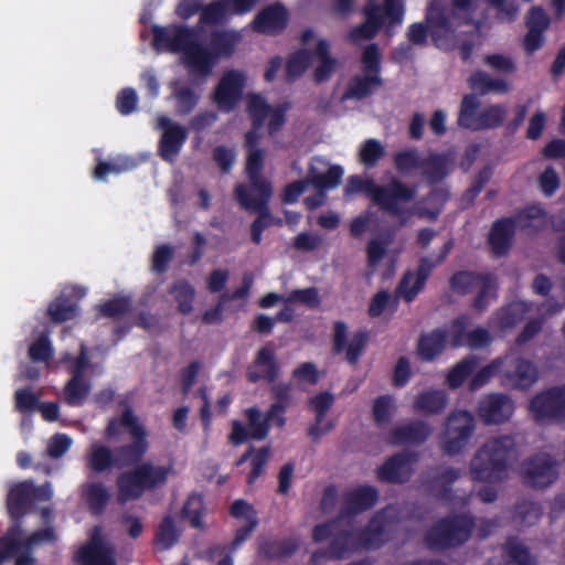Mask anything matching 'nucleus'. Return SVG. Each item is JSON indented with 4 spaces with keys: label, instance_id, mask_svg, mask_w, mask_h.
Here are the masks:
<instances>
[{
    "label": "nucleus",
    "instance_id": "1",
    "mask_svg": "<svg viewBox=\"0 0 565 565\" xmlns=\"http://www.w3.org/2000/svg\"><path fill=\"white\" fill-rule=\"evenodd\" d=\"M152 45L157 50L183 53V60L191 74L198 75V68H209L207 52L199 40V29L183 24L152 26Z\"/></svg>",
    "mask_w": 565,
    "mask_h": 565
},
{
    "label": "nucleus",
    "instance_id": "2",
    "mask_svg": "<svg viewBox=\"0 0 565 565\" xmlns=\"http://www.w3.org/2000/svg\"><path fill=\"white\" fill-rule=\"evenodd\" d=\"M363 192L371 198L372 202L383 212L399 217L401 225L406 223L403 218V203L412 202L416 195V189L397 178H392L387 184L377 185L373 180L362 179L359 175H351L344 188L345 194Z\"/></svg>",
    "mask_w": 565,
    "mask_h": 565
},
{
    "label": "nucleus",
    "instance_id": "3",
    "mask_svg": "<svg viewBox=\"0 0 565 565\" xmlns=\"http://www.w3.org/2000/svg\"><path fill=\"white\" fill-rule=\"evenodd\" d=\"M515 455V440L503 435L486 441L475 454L470 462L473 480L499 482L507 478L509 463Z\"/></svg>",
    "mask_w": 565,
    "mask_h": 565
},
{
    "label": "nucleus",
    "instance_id": "4",
    "mask_svg": "<svg viewBox=\"0 0 565 565\" xmlns=\"http://www.w3.org/2000/svg\"><path fill=\"white\" fill-rule=\"evenodd\" d=\"M129 468L119 473L116 480L120 502L138 500L146 492L164 487L170 475L173 473L172 463L154 465L149 460L142 461V459Z\"/></svg>",
    "mask_w": 565,
    "mask_h": 565
},
{
    "label": "nucleus",
    "instance_id": "5",
    "mask_svg": "<svg viewBox=\"0 0 565 565\" xmlns=\"http://www.w3.org/2000/svg\"><path fill=\"white\" fill-rule=\"evenodd\" d=\"M476 529L475 516L455 513L440 518L426 531L424 542L431 551L455 550L465 545Z\"/></svg>",
    "mask_w": 565,
    "mask_h": 565
},
{
    "label": "nucleus",
    "instance_id": "6",
    "mask_svg": "<svg viewBox=\"0 0 565 565\" xmlns=\"http://www.w3.org/2000/svg\"><path fill=\"white\" fill-rule=\"evenodd\" d=\"M362 14L364 21L349 32V40L352 42L374 39L386 20L390 26L401 24L404 18V4L401 0H383L381 6L369 2L363 7Z\"/></svg>",
    "mask_w": 565,
    "mask_h": 565
},
{
    "label": "nucleus",
    "instance_id": "7",
    "mask_svg": "<svg viewBox=\"0 0 565 565\" xmlns=\"http://www.w3.org/2000/svg\"><path fill=\"white\" fill-rule=\"evenodd\" d=\"M362 75L353 76L343 93V99L362 100L373 95L384 83L382 54L376 43L367 44L361 55Z\"/></svg>",
    "mask_w": 565,
    "mask_h": 565
},
{
    "label": "nucleus",
    "instance_id": "8",
    "mask_svg": "<svg viewBox=\"0 0 565 565\" xmlns=\"http://www.w3.org/2000/svg\"><path fill=\"white\" fill-rule=\"evenodd\" d=\"M120 427L127 428L131 441L119 446L124 455L140 454L145 456L149 450L148 431L135 415L131 406H126L119 417H113L108 420L104 435L107 439H114L119 436Z\"/></svg>",
    "mask_w": 565,
    "mask_h": 565
},
{
    "label": "nucleus",
    "instance_id": "9",
    "mask_svg": "<svg viewBox=\"0 0 565 565\" xmlns=\"http://www.w3.org/2000/svg\"><path fill=\"white\" fill-rule=\"evenodd\" d=\"M454 247V239L446 241L440 247L438 256L433 259L428 256H423L415 271H406L402 277L397 292L406 302H412L418 294L424 289L428 277L433 269L445 262Z\"/></svg>",
    "mask_w": 565,
    "mask_h": 565
},
{
    "label": "nucleus",
    "instance_id": "10",
    "mask_svg": "<svg viewBox=\"0 0 565 565\" xmlns=\"http://www.w3.org/2000/svg\"><path fill=\"white\" fill-rule=\"evenodd\" d=\"M476 430V420L468 411H454L446 419L443 450L447 455L460 454L469 444Z\"/></svg>",
    "mask_w": 565,
    "mask_h": 565
},
{
    "label": "nucleus",
    "instance_id": "11",
    "mask_svg": "<svg viewBox=\"0 0 565 565\" xmlns=\"http://www.w3.org/2000/svg\"><path fill=\"white\" fill-rule=\"evenodd\" d=\"M347 338L348 324L342 320L334 321L331 334L332 353H344L345 361L350 365H356L370 342V331L366 329H359L353 332L349 342Z\"/></svg>",
    "mask_w": 565,
    "mask_h": 565
},
{
    "label": "nucleus",
    "instance_id": "12",
    "mask_svg": "<svg viewBox=\"0 0 565 565\" xmlns=\"http://www.w3.org/2000/svg\"><path fill=\"white\" fill-rule=\"evenodd\" d=\"M501 384L511 388L527 390L539 380L536 365L514 353L499 356Z\"/></svg>",
    "mask_w": 565,
    "mask_h": 565
},
{
    "label": "nucleus",
    "instance_id": "13",
    "mask_svg": "<svg viewBox=\"0 0 565 565\" xmlns=\"http://www.w3.org/2000/svg\"><path fill=\"white\" fill-rule=\"evenodd\" d=\"M143 457L140 454L122 455L119 446L111 449L106 445L94 443L87 449L85 462L93 472L103 473L114 468H128L139 462Z\"/></svg>",
    "mask_w": 565,
    "mask_h": 565
},
{
    "label": "nucleus",
    "instance_id": "14",
    "mask_svg": "<svg viewBox=\"0 0 565 565\" xmlns=\"http://www.w3.org/2000/svg\"><path fill=\"white\" fill-rule=\"evenodd\" d=\"M358 533L352 526L345 529L338 525L332 540L324 548L315 551L309 559L310 565H322L327 561H340L351 553L360 551Z\"/></svg>",
    "mask_w": 565,
    "mask_h": 565
},
{
    "label": "nucleus",
    "instance_id": "15",
    "mask_svg": "<svg viewBox=\"0 0 565 565\" xmlns=\"http://www.w3.org/2000/svg\"><path fill=\"white\" fill-rule=\"evenodd\" d=\"M530 411L536 422H561L565 419V384L552 386L530 401Z\"/></svg>",
    "mask_w": 565,
    "mask_h": 565
},
{
    "label": "nucleus",
    "instance_id": "16",
    "mask_svg": "<svg viewBox=\"0 0 565 565\" xmlns=\"http://www.w3.org/2000/svg\"><path fill=\"white\" fill-rule=\"evenodd\" d=\"M521 473L526 486L543 489L556 481L557 461L548 454H535L522 462Z\"/></svg>",
    "mask_w": 565,
    "mask_h": 565
},
{
    "label": "nucleus",
    "instance_id": "17",
    "mask_svg": "<svg viewBox=\"0 0 565 565\" xmlns=\"http://www.w3.org/2000/svg\"><path fill=\"white\" fill-rule=\"evenodd\" d=\"M156 128L162 131L158 145L160 158L173 162L188 140V128L166 115L157 117Z\"/></svg>",
    "mask_w": 565,
    "mask_h": 565
},
{
    "label": "nucleus",
    "instance_id": "18",
    "mask_svg": "<svg viewBox=\"0 0 565 565\" xmlns=\"http://www.w3.org/2000/svg\"><path fill=\"white\" fill-rule=\"evenodd\" d=\"M419 459V455L413 450H402L388 457L376 470V477L381 482L402 484L411 480L413 465Z\"/></svg>",
    "mask_w": 565,
    "mask_h": 565
},
{
    "label": "nucleus",
    "instance_id": "19",
    "mask_svg": "<svg viewBox=\"0 0 565 565\" xmlns=\"http://www.w3.org/2000/svg\"><path fill=\"white\" fill-rule=\"evenodd\" d=\"M235 199L241 206L247 211L257 212V217L252 222L250 227L264 232L273 225V214L269 210V201L273 192L249 193V189L239 183L234 190Z\"/></svg>",
    "mask_w": 565,
    "mask_h": 565
},
{
    "label": "nucleus",
    "instance_id": "20",
    "mask_svg": "<svg viewBox=\"0 0 565 565\" xmlns=\"http://www.w3.org/2000/svg\"><path fill=\"white\" fill-rule=\"evenodd\" d=\"M245 75L235 70L225 72L213 92V102L223 113L233 111L242 99Z\"/></svg>",
    "mask_w": 565,
    "mask_h": 565
},
{
    "label": "nucleus",
    "instance_id": "21",
    "mask_svg": "<svg viewBox=\"0 0 565 565\" xmlns=\"http://www.w3.org/2000/svg\"><path fill=\"white\" fill-rule=\"evenodd\" d=\"M392 523L384 511L374 513L366 525L356 531L361 550L375 551L381 548L391 537Z\"/></svg>",
    "mask_w": 565,
    "mask_h": 565
},
{
    "label": "nucleus",
    "instance_id": "22",
    "mask_svg": "<svg viewBox=\"0 0 565 565\" xmlns=\"http://www.w3.org/2000/svg\"><path fill=\"white\" fill-rule=\"evenodd\" d=\"M239 40V35L234 31L215 30L211 32L209 47L205 46L207 52L206 61L209 68H198V75L206 77L212 73L213 66L221 57H230L235 51V46Z\"/></svg>",
    "mask_w": 565,
    "mask_h": 565
},
{
    "label": "nucleus",
    "instance_id": "23",
    "mask_svg": "<svg viewBox=\"0 0 565 565\" xmlns=\"http://www.w3.org/2000/svg\"><path fill=\"white\" fill-rule=\"evenodd\" d=\"M431 433L433 428L428 423L415 419L394 426L388 433L387 443L392 446H420Z\"/></svg>",
    "mask_w": 565,
    "mask_h": 565
},
{
    "label": "nucleus",
    "instance_id": "24",
    "mask_svg": "<svg viewBox=\"0 0 565 565\" xmlns=\"http://www.w3.org/2000/svg\"><path fill=\"white\" fill-rule=\"evenodd\" d=\"M513 411V401L502 393L488 394L478 405V415L486 424H502L510 419Z\"/></svg>",
    "mask_w": 565,
    "mask_h": 565
},
{
    "label": "nucleus",
    "instance_id": "25",
    "mask_svg": "<svg viewBox=\"0 0 565 565\" xmlns=\"http://www.w3.org/2000/svg\"><path fill=\"white\" fill-rule=\"evenodd\" d=\"M288 23L286 7L276 2L262 9L252 21V29L260 34L276 35L284 31Z\"/></svg>",
    "mask_w": 565,
    "mask_h": 565
},
{
    "label": "nucleus",
    "instance_id": "26",
    "mask_svg": "<svg viewBox=\"0 0 565 565\" xmlns=\"http://www.w3.org/2000/svg\"><path fill=\"white\" fill-rule=\"evenodd\" d=\"M278 375L279 365L276 361L274 349L268 345L260 348L252 364L247 367V381L253 384L258 383L259 381L274 383Z\"/></svg>",
    "mask_w": 565,
    "mask_h": 565
},
{
    "label": "nucleus",
    "instance_id": "27",
    "mask_svg": "<svg viewBox=\"0 0 565 565\" xmlns=\"http://www.w3.org/2000/svg\"><path fill=\"white\" fill-rule=\"evenodd\" d=\"M379 500V491L373 486H359L344 494V504L339 511L343 519L353 518L372 509Z\"/></svg>",
    "mask_w": 565,
    "mask_h": 565
},
{
    "label": "nucleus",
    "instance_id": "28",
    "mask_svg": "<svg viewBox=\"0 0 565 565\" xmlns=\"http://www.w3.org/2000/svg\"><path fill=\"white\" fill-rule=\"evenodd\" d=\"M459 478L460 469L440 466L429 470L426 484L436 499L449 502L454 499L452 484Z\"/></svg>",
    "mask_w": 565,
    "mask_h": 565
},
{
    "label": "nucleus",
    "instance_id": "29",
    "mask_svg": "<svg viewBox=\"0 0 565 565\" xmlns=\"http://www.w3.org/2000/svg\"><path fill=\"white\" fill-rule=\"evenodd\" d=\"M78 565H116L114 548L100 537H92L74 555Z\"/></svg>",
    "mask_w": 565,
    "mask_h": 565
},
{
    "label": "nucleus",
    "instance_id": "30",
    "mask_svg": "<svg viewBox=\"0 0 565 565\" xmlns=\"http://www.w3.org/2000/svg\"><path fill=\"white\" fill-rule=\"evenodd\" d=\"M84 291L79 288L73 287L68 291L63 290L47 308V316L54 323H62L74 319L78 315V303L75 297L81 298Z\"/></svg>",
    "mask_w": 565,
    "mask_h": 565
},
{
    "label": "nucleus",
    "instance_id": "31",
    "mask_svg": "<svg viewBox=\"0 0 565 565\" xmlns=\"http://www.w3.org/2000/svg\"><path fill=\"white\" fill-rule=\"evenodd\" d=\"M515 220L512 217L498 218L491 226L488 243L495 257L505 256L513 242L515 233Z\"/></svg>",
    "mask_w": 565,
    "mask_h": 565
},
{
    "label": "nucleus",
    "instance_id": "32",
    "mask_svg": "<svg viewBox=\"0 0 565 565\" xmlns=\"http://www.w3.org/2000/svg\"><path fill=\"white\" fill-rule=\"evenodd\" d=\"M33 505L32 481L13 484L7 495V509L11 519H23Z\"/></svg>",
    "mask_w": 565,
    "mask_h": 565
},
{
    "label": "nucleus",
    "instance_id": "33",
    "mask_svg": "<svg viewBox=\"0 0 565 565\" xmlns=\"http://www.w3.org/2000/svg\"><path fill=\"white\" fill-rule=\"evenodd\" d=\"M452 162L449 152H430L423 159L422 174L428 184H437L448 177Z\"/></svg>",
    "mask_w": 565,
    "mask_h": 565
},
{
    "label": "nucleus",
    "instance_id": "34",
    "mask_svg": "<svg viewBox=\"0 0 565 565\" xmlns=\"http://www.w3.org/2000/svg\"><path fill=\"white\" fill-rule=\"evenodd\" d=\"M264 166V151L262 149L248 150L246 160V173L248 175L249 193L273 192L271 183L262 177L260 172Z\"/></svg>",
    "mask_w": 565,
    "mask_h": 565
},
{
    "label": "nucleus",
    "instance_id": "35",
    "mask_svg": "<svg viewBox=\"0 0 565 565\" xmlns=\"http://www.w3.org/2000/svg\"><path fill=\"white\" fill-rule=\"evenodd\" d=\"M448 332L436 328L430 332L420 334L417 341V354L420 360L431 362L446 349Z\"/></svg>",
    "mask_w": 565,
    "mask_h": 565
},
{
    "label": "nucleus",
    "instance_id": "36",
    "mask_svg": "<svg viewBox=\"0 0 565 565\" xmlns=\"http://www.w3.org/2000/svg\"><path fill=\"white\" fill-rule=\"evenodd\" d=\"M450 193L445 188H433L429 193L424 196L416 207V215L419 218L436 221L441 214L445 204L449 200Z\"/></svg>",
    "mask_w": 565,
    "mask_h": 565
},
{
    "label": "nucleus",
    "instance_id": "37",
    "mask_svg": "<svg viewBox=\"0 0 565 565\" xmlns=\"http://www.w3.org/2000/svg\"><path fill=\"white\" fill-rule=\"evenodd\" d=\"M448 404V395L444 390H428L416 395L413 408L424 415L441 414Z\"/></svg>",
    "mask_w": 565,
    "mask_h": 565
},
{
    "label": "nucleus",
    "instance_id": "38",
    "mask_svg": "<svg viewBox=\"0 0 565 565\" xmlns=\"http://www.w3.org/2000/svg\"><path fill=\"white\" fill-rule=\"evenodd\" d=\"M299 547L296 539H266L259 542V554L268 561H280L290 557Z\"/></svg>",
    "mask_w": 565,
    "mask_h": 565
},
{
    "label": "nucleus",
    "instance_id": "39",
    "mask_svg": "<svg viewBox=\"0 0 565 565\" xmlns=\"http://www.w3.org/2000/svg\"><path fill=\"white\" fill-rule=\"evenodd\" d=\"M468 85L472 94L484 96L490 93L505 94L509 92V84L501 78H493L484 71H475L468 77Z\"/></svg>",
    "mask_w": 565,
    "mask_h": 565
},
{
    "label": "nucleus",
    "instance_id": "40",
    "mask_svg": "<svg viewBox=\"0 0 565 565\" xmlns=\"http://www.w3.org/2000/svg\"><path fill=\"white\" fill-rule=\"evenodd\" d=\"M471 307L475 311L484 312L490 303L498 298L499 284L494 274L486 273L480 278Z\"/></svg>",
    "mask_w": 565,
    "mask_h": 565
},
{
    "label": "nucleus",
    "instance_id": "41",
    "mask_svg": "<svg viewBox=\"0 0 565 565\" xmlns=\"http://www.w3.org/2000/svg\"><path fill=\"white\" fill-rule=\"evenodd\" d=\"M171 96L175 102V113L179 116H188L198 106L200 95L191 86L184 85L179 81L170 84Z\"/></svg>",
    "mask_w": 565,
    "mask_h": 565
},
{
    "label": "nucleus",
    "instance_id": "42",
    "mask_svg": "<svg viewBox=\"0 0 565 565\" xmlns=\"http://www.w3.org/2000/svg\"><path fill=\"white\" fill-rule=\"evenodd\" d=\"M22 519H12L13 523L8 529L7 533L0 537V565L13 557L19 552V548H24L22 536Z\"/></svg>",
    "mask_w": 565,
    "mask_h": 565
},
{
    "label": "nucleus",
    "instance_id": "43",
    "mask_svg": "<svg viewBox=\"0 0 565 565\" xmlns=\"http://www.w3.org/2000/svg\"><path fill=\"white\" fill-rule=\"evenodd\" d=\"M426 21L435 41L438 40L441 33L447 34L452 31L451 21L446 9L439 2H431L428 6Z\"/></svg>",
    "mask_w": 565,
    "mask_h": 565
},
{
    "label": "nucleus",
    "instance_id": "44",
    "mask_svg": "<svg viewBox=\"0 0 565 565\" xmlns=\"http://www.w3.org/2000/svg\"><path fill=\"white\" fill-rule=\"evenodd\" d=\"M480 100L475 94H466L461 102L457 118L459 127L476 131L479 114H480Z\"/></svg>",
    "mask_w": 565,
    "mask_h": 565
},
{
    "label": "nucleus",
    "instance_id": "45",
    "mask_svg": "<svg viewBox=\"0 0 565 565\" xmlns=\"http://www.w3.org/2000/svg\"><path fill=\"white\" fill-rule=\"evenodd\" d=\"M232 13L230 0H214L202 8L199 24L218 25L223 24Z\"/></svg>",
    "mask_w": 565,
    "mask_h": 565
},
{
    "label": "nucleus",
    "instance_id": "46",
    "mask_svg": "<svg viewBox=\"0 0 565 565\" xmlns=\"http://www.w3.org/2000/svg\"><path fill=\"white\" fill-rule=\"evenodd\" d=\"M343 169L341 166H331L326 173H319L311 167L307 180L313 188L324 191L337 188L341 183Z\"/></svg>",
    "mask_w": 565,
    "mask_h": 565
},
{
    "label": "nucleus",
    "instance_id": "47",
    "mask_svg": "<svg viewBox=\"0 0 565 565\" xmlns=\"http://www.w3.org/2000/svg\"><path fill=\"white\" fill-rule=\"evenodd\" d=\"M83 495L89 511L99 515L104 512L109 501V492L102 482H88L84 486Z\"/></svg>",
    "mask_w": 565,
    "mask_h": 565
},
{
    "label": "nucleus",
    "instance_id": "48",
    "mask_svg": "<svg viewBox=\"0 0 565 565\" xmlns=\"http://www.w3.org/2000/svg\"><path fill=\"white\" fill-rule=\"evenodd\" d=\"M478 366V359L475 355H468L456 363L446 376V383L449 388H459L465 381L475 372Z\"/></svg>",
    "mask_w": 565,
    "mask_h": 565
},
{
    "label": "nucleus",
    "instance_id": "49",
    "mask_svg": "<svg viewBox=\"0 0 565 565\" xmlns=\"http://www.w3.org/2000/svg\"><path fill=\"white\" fill-rule=\"evenodd\" d=\"M508 107L504 104H492L480 110L476 131L491 130L501 127L507 118Z\"/></svg>",
    "mask_w": 565,
    "mask_h": 565
},
{
    "label": "nucleus",
    "instance_id": "50",
    "mask_svg": "<svg viewBox=\"0 0 565 565\" xmlns=\"http://www.w3.org/2000/svg\"><path fill=\"white\" fill-rule=\"evenodd\" d=\"M90 392V383L85 377L71 376L64 386V402L70 406H82Z\"/></svg>",
    "mask_w": 565,
    "mask_h": 565
},
{
    "label": "nucleus",
    "instance_id": "51",
    "mask_svg": "<svg viewBox=\"0 0 565 565\" xmlns=\"http://www.w3.org/2000/svg\"><path fill=\"white\" fill-rule=\"evenodd\" d=\"M483 273L472 270H458L449 278L450 289L459 295L466 296L475 291L478 284L481 281Z\"/></svg>",
    "mask_w": 565,
    "mask_h": 565
},
{
    "label": "nucleus",
    "instance_id": "52",
    "mask_svg": "<svg viewBox=\"0 0 565 565\" xmlns=\"http://www.w3.org/2000/svg\"><path fill=\"white\" fill-rule=\"evenodd\" d=\"M271 109L273 106H270L262 95L250 94L248 96L246 111L253 128L262 129Z\"/></svg>",
    "mask_w": 565,
    "mask_h": 565
},
{
    "label": "nucleus",
    "instance_id": "53",
    "mask_svg": "<svg viewBox=\"0 0 565 565\" xmlns=\"http://www.w3.org/2000/svg\"><path fill=\"white\" fill-rule=\"evenodd\" d=\"M170 295L173 296L178 310L188 315L193 309V300L195 297L194 287L185 279H179L173 282L169 289Z\"/></svg>",
    "mask_w": 565,
    "mask_h": 565
},
{
    "label": "nucleus",
    "instance_id": "54",
    "mask_svg": "<svg viewBox=\"0 0 565 565\" xmlns=\"http://www.w3.org/2000/svg\"><path fill=\"white\" fill-rule=\"evenodd\" d=\"M180 539V534L175 529L174 520L171 515H166L154 534V544L161 550L166 551L171 548L175 543H178Z\"/></svg>",
    "mask_w": 565,
    "mask_h": 565
},
{
    "label": "nucleus",
    "instance_id": "55",
    "mask_svg": "<svg viewBox=\"0 0 565 565\" xmlns=\"http://www.w3.org/2000/svg\"><path fill=\"white\" fill-rule=\"evenodd\" d=\"M204 500L199 493H192L188 497L182 508V516L189 520L190 525L194 529H204Z\"/></svg>",
    "mask_w": 565,
    "mask_h": 565
},
{
    "label": "nucleus",
    "instance_id": "56",
    "mask_svg": "<svg viewBox=\"0 0 565 565\" xmlns=\"http://www.w3.org/2000/svg\"><path fill=\"white\" fill-rule=\"evenodd\" d=\"M505 565H535L529 548L516 540L504 544Z\"/></svg>",
    "mask_w": 565,
    "mask_h": 565
},
{
    "label": "nucleus",
    "instance_id": "57",
    "mask_svg": "<svg viewBox=\"0 0 565 565\" xmlns=\"http://www.w3.org/2000/svg\"><path fill=\"white\" fill-rule=\"evenodd\" d=\"M423 159L420 158L418 150L415 148H407L397 151L393 157V163L395 169L401 173H408L411 171L420 169Z\"/></svg>",
    "mask_w": 565,
    "mask_h": 565
},
{
    "label": "nucleus",
    "instance_id": "58",
    "mask_svg": "<svg viewBox=\"0 0 565 565\" xmlns=\"http://www.w3.org/2000/svg\"><path fill=\"white\" fill-rule=\"evenodd\" d=\"M97 309L103 317L119 318L130 311L131 300L126 296L114 297L98 305Z\"/></svg>",
    "mask_w": 565,
    "mask_h": 565
},
{
    "label": "nucleus",
    "instance_id": "59",
    "mask_svg": "<svg viewBox=\"0 0 565 565\" xmlns=\"http://www.w3.org/2000/svg\"><path fill=\"white\" fill-rule=\"evenodd\" d=\"M384 154L385 149L379 140L367 139L361 146L359 159L366 168H374Z\"/></svg>",
    "mask_w": 565,
    "mask_h": 565
},
{
    "label": "nucleus",
    "instance_id": "60",
    "mask_svg": "<svg viewBox=\"0 0 565 565\" xmlns=\"http://www.w3.org/2000/svg\"><path fill=\"white\" fill-rule=\"evenodd\" d=\"M248 419V429L250 431V439L263 440L267 437L270 425L266 417H262V413L256 407L246 411Z\"/></svg>",
    "mask_w": 565,
    "mask_h": 565
},
{
    "label": "nucleus",
    "instance_id": "61",
    "mask_svg": "<svg viewBox=\"0 0 565 565\" xmlns=\"http://www.w3.org/2000/svg\"><path fill=\"white\" fill-rule=\"evenodd\" d=\"M310 65V54L306 50H299L291 54L286 63V75L289 81L300 77Z\"/></svg>",
    "mask_w": 565,
    "mask_h": 565
},
{
    "label": "nucleus",
    "instance_id": "62",
    "mask_svg": "<svg viewBox=\"0 0 565 565\" xmlns=\"http://www.w3.org/2000/svg\"><path fill=\"white\" fill-rule=\"evenodd\" d=\"M286 303H303L310 309H315L320 305V297L316 287L305 289H294L284 299Z\"/></svg>",
    "mask_w": 565,
    "mask_h": 565
},
{
    "label": "nucleus",
    "instance_id": "63",
    "mask_svg": "<svg viewBox=\"0 0 565 565\" xmlns=\"http://www.w3.org/2000/svg\"><path fill=\"white\" fill-rule=\"evenodd\" d=\"M63 363H70L71 366V374L72 376L77 377H85V371L90 366V361L88 358V351L85 343H81L79 345V352L77 356H73L70 353H65L62 356Z\"/></svg>",
    "mask_w": 565,
    "mask_h": 565
},
{
    "label": "nucleus",
    "instance_id": "64",
    "mask_svg": "<svg viewBox=\"0 0 565 565\" xmlns=\"http://www.w3.org/2000/svg\"><path fill=\"white\" fill-rule=\"evenodd\" d=\"M546 215L544 209L539 204L526 205L511 216L515 220V226L519 228H529L533 226L535 220H542Z\"/></svg>",
    "mask_w": 565,
    "mask_h": 565
}]
</instances>
